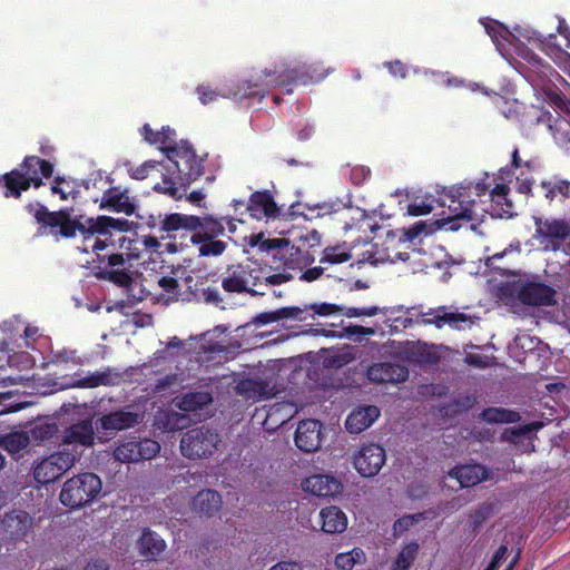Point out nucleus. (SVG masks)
Instances as JSON below:
<instances>
[{
	"label": "nucleus",
	"mask_w": 570,
	"mask_h": 570,
	"mask_svg": "<svg viewBox=\"0 0 570 570\" xmlns=\"http://www.w3.org/2000/svg\"><path fill=\"white\" fill-rule=\"evenodd\" d=\"M29 210L40 224L39 234L41 235L68 238L73 237L79 230L83 238L81 252L98 254L100 250L110 249L108 255L110 278L120 285L128 284L131 262L140 254V242L124 235V232L130 228L129 220L109 216L72 219L68 209L48 212L46 207L38 204L30 205Z\"/></svg>",
	"instance_id": "nucleus-1"
},
{
	"label": "nucleus",
	"mask_w": 570,
	"mask_h": 570,
	"mask_svg": "<svg viewBox=\"0 0 570 570\" xmlns=\"http://www.w3.org/2000/svg\"><path fill=\"white\" fill-rule=\"evenodd\" d=\"M487 191L488 186L483 183L452 187L442 200V205L448 207V216L442 218V223L419 220L410 227L403 228V238L414 242L421 236L431 235L439 227L449 225V229L455 230L460 227L458 222H481L489 210L482 199L487 196Z\"/></svg>",
	"instance_id": "nucleus-2"
},
{
	"label": "nucleus",
	"mask_w": 570,
	"mask_h": 570,
	"mask_svg": "<svg viewBox=\"0 0 570 570\" xmlns=\"http://www.w3.org/2000/svg\"><path fill=\"white\" fill-rule=\"evenodd\" d=\"M487 33L490 36L497 50L502 57L509 59L512 53H517L531 66V72H537L543 77H548L552 69L544 63L541 58L523 46V41L533 43L542 50H546L549 43L556 38L553 33L543 37L537 30L529 26H515L513 30L508 29L501 22L490 19H481Z\"/></svg>",
	"instance_id": "nucleus-3"
},
{
	"label": "nucleus",
	"mask_w": 570,
	"mask_h": 570,
	"mask_svg": "<svg viewBox=\"0 0 570 570\" xmlns=\"http://www.w3.org/2000/svg\"><path fill=\"white\" fill-rule=\"evenodd\" d=\"M166 157L163 181L156 184L154 189L173 198H180L186 188L203 175L204 160L187 141L178 144Z\"/></svg>",
	"instance_id": "nucleus-4"
},
{
	"label": "nucleus",
	"mask_w": 570,
	"mask_h": 570,
	"mask_svg": "<svg viewBox=\"0 0 570 570\" xmlns=\"http://www.w3.org/2000/svg\"><path fill=\"white\" fill-rule=\"evenodd\" d=\"M297 79L298 76L292 71L287 75H283V71L278 70L273 72L263 71L253 76L250 80L237 85L234 89H214L209 85H199L196 88V94L203 105L216 102L222 98L250 104L254 99L261 100L264 98L272 87L284 86L286 82Z\"/></svg>",
	"instance_id": "nucleus-5"
},
{
	"label": "nucleus",
	"mask_w": 570,
	"mask_h": 570,
	"mask_svg": "<svg viewBox=\"0 0 570 570\" xmlns=\"http://www.w3.org/2000/svg\"><path fill=\"white\" fill-rule=\"evenodd\" d=\"M52 165L36 156L26 157L21 170H12L4 175L6 197H19L22 190H27L32 184L36 188L41 186L42 178L52 175Z\"/></svg>",
	"instance_id": "nucleus-6"
},
{
	"label": "nucleus",
	"mask_w": 570,
	"mask_h": 570,
	"mask_svg": "<svg viewBox=\"0 0 570 570\" xmlns=\"http://www.w3.org/2000/svg\"><path fill=\"white\" fill-rule=\"evenodd\" d=\"M102 489L100 478L90 472L68 479L60 491V502L70 509H79L98 498Z\"/></svg>",
	"instance_id": "nucleus-7"
},
{
	"label": "nucleus",
	"mask_w": 570,
	"mask_h": 570,
	"mask_svg": "<svg viewBox=\"0 0 570 570\" xmlns=\"http://www.w3.org/2000/svg\"><path fill=\"white\" fill-rule=\"evenodd\" d=\"M80 458V452L60 449L35 463L33 478L40 484L51 483L70 470Z\"/></svg>",
	"instance_id": "nucleus-8"
},
{
	"label": "nucleus",
	"mask_w": 570,
	"mask_h": 570,
	"mask_svg": "<svg viewBox=\"0 0 570 570\" xmlns=\"http://www.w3.org/2000/svg\"><path fill=\"white\" fill-rule=\"evenodd\" d=\"M262 266L255 263L239 264L229 267L222 278V287L228 293H252L261 294L255 289L256 286L262 285Z\"/></svg>",
	"instance_id": "nucleus-9"
},
{
	"label": "nucleus",
	"mask_w": 570,
	"mask_h": 570,
	"mask_svg": "<svg viewBox=\"0 0 570 570\" xmlns=\"http://www.w3.org/2000/svg\"><path fill=\"white\" fill-rule=\"evenodd\" d=\"M220 438L209 428L200 426L187 431L180 440L181 454L187 459L212 456L218 449Z\"/></svg>",
	"instance_id": "nucleus-10"
},
{
	"label": "nucleus",
	"mask_w": 570,
	"mask_h": 570,
	"mask_svg": "<svg viewBox=\"0 0 570 570\" xmlns=\"http://www.w3.org/2000/svg\"><path fill=\"white\" fill-rule=\"evenodd\" d=\"M416 324L434 325L436 328L449 325L454 330H465L474 324V320L464 313L451 311L448 306H439L417 313Z\"/></svg>",
	"instance_id": "nucleus-11"
},
{
	"label": "nucleus",
	"mask_w": 570,
	"mask_h": 570,
	"mask_svg": "<svg viewBox=\"0 0 570 570\" xmlns=\"http://www.w3.org/2000/svg\"><path fill=\"white\" fill-rule=\"evenodd\" d=\"M534 225V238L544 250H558L570 235V225L563 219L535 217Z\"/></svg>",
	"instance_id": "nucleus-12"
},
{
	"label": "nucleus",
	"mask_w": 570,
	"mask_h": 570,
	"mask_svg": "<svg viewBox=\"0 0 570 570\" xmlns=\"http://www.w3.org/2000/svg\"><path fill=\"white\" fill-rule=\"evenodd\" d=\"M385 461V450L377 443H362L353 454V465L364 478L379 474Z\"/></svg>",
	"instance_id": "nucleus-13"
},
{
	"label": "nucleus",
	"mask_w": 570,
	"mask_h": 570,
	"mask_svg": "<svg viewBox=\"0 0 570 570\" xmlns=\"http://www.w3.org/2000/svg\"><path fill=\"white\" fill-rule=\"evenodd\" d=\"M160 445L151 439L140 441L129 440L121 442L114 450L115 460L122 463L137 462L140 460H150L158 454Z\"/></svg>",
	"instance_id": "nucleus-14"
},
{
	"label": "nucleus",
	"mask_w": 570,
	"mask_h": 570,
	"mask_svg": "<svg viewBox=\"0 0 570 570\" xmlns=\"http://www.w3.org/2000/svg\"><path fill=\"white\" fill-rule=\"evenodd\" d=\"M95 444V431L91 421L83 420L63 430L61 434V449L80 452V448H90Z\"/></svg>",
	"instance_id": "nucleus-15"
},
{
	"label": "nucleus",
	"mask_w": 570,
	"mask_h": 570,
	"mask_svg": "<svg viewBox=\"0 0 570 570\" xmlns=\"http://www.w3.org/2000/svg\"><path fill=\"white\" fill-rule=\"evenodd\" d=\"M322 424L316 420H304L297 425L295 432V444L304 452H314L322 444Z\"/></svg>",
	"instance_id": "nucleus-16"
},
{
	"label": "nucleus",
	"mask_w": 570,
	"mask_h": 570,
	"mask_svg": "<svg viewBox=\"0 0 570 570\" xmlns=\"http://www.w3.org/2000/svg\"><path fill=\"white\" fill-rule=\"evenodd\" d=\"M381 411L375 405H361L352 410L345 420L347 432L358 434L367 430L380 417Z\"/></svg>",
	"instance_id": "nucleus-17"
},
{
	"label": "nucleus",
	"mask_w": 570,
	"mask_h": 570,
	"mask_svg": "<svg viewBox=\"0 0 570 570\" xmlns=\"http://www.w3.org/2000/svg\"><path fill=\"white\" fill-rule=\"evenodd\" d=\"M304 491L316 497H334L342 491L341 482L327 474H315L306 478L302 484Z\"/></svg>",
	"instance_id": "nucleus-18"
},
{
	"label": "nucleus",
	"mask_w": 570,
	"mask_h": 570,
	"mask_svg": "<svg viewBox=\"0 0 570 570\" xmlns=\"http://www.w3.org/2000/svg\"><path fill=\"white\" fill-rule=\"evenodd\" d=\"M510 170L508 168H502L499 171V179L501 183H498L490 193V198L492 203V212L499 216H512L513 214V205L512 202L508 197L509 187L504 184V180L510 178Z\"/></svg>",
	"instance_id": "nucleus-19"
},
{
	"label": "nucleus",
	"mask_w": 570,
	"mask_h": 570,
	"mask_svg": "<svg viewBox=\"0 0 570 570\" xmlns=\"http://www.w3.org/2000/svg\"><path fill=\"white\" fill-rule=\"evenodd\" d=\"M409 371L400 364L379 363L367 371V377L375 383H401L406 381Z\"/></svg>",
	"instance_id": "nucleus-20"
},
{
	"label": "nucleus",
	"mask_w": 570,
	"mask_h": 570,
	"mask_svg": "<svg viewBox=\"0 0 570 570\" xmlns=\"http://www.w3.org/2000/svg\"><path fill=\"white\" fill-rule=\"evenodd\" d=\"M119 381V375L110 368L96 372L76 373L69 387L94 389L98 386L114 385Z\"/></svg>",
	"instance_id": "nucleus-21"
},
{
	"label": "nucleus",
	"mask_w": 570,
	"mask_h": 570,
	"mask_svg": "<svg viewBox=\"0 0 570 570\" xmlns=\"http://www.w3.org/2000/svg\"><path fill=\"white\" fill-rule=\"evenodd\" d=\"M541 426V423L534 422L519 428L507 429L502 433V440L513 443L519 452H531L534 450L532 433Z\"/></svg>",
	"instance_id": "nucleus-22"
},
{
	"label": "nucleus",
	"mask_w": 570,
	"mask_h": 570,
	"mask_svg": "<svg viewBox=\"0 0 570 570\" xmlns=\"http://www.w3.org/2000/svg\"><path fill=\"white\" fill-rule=\"evenodd\" d=\"M556 292L543 284L530 283L522 287L519 297L522 303L533 306H549L554 304Z\"/></svg>",
	"instance_id": "nucleus-23"
},
{
	"label": "nucleus",
	"mask_w": 570,
	"mask_h": 570,
	"mask_svg": "<svg viewBox=\"0 0 570 570\" xmlns=\"http://www.w3.org/2000/svg\"><path fill=\"white\" fill-rule=\"evenodd\" d=\"M140 421L141 416L138 413L120 410L102 415L98 421V429L116 432L130 429L137 425Z\"/></svg>",
	"instance_id": "nucleus-24"
},
{
	"label": "nucleus",
	"mask_w": 570,
	"mask_h": 570,
	"mask_svg": "<svg viewBox=\"0 0 570 570\" xmlns=\"http://www.w3.org/2000/svg\"><path fill=\"white\" fill-rule=\"evenodd\" d=\"M450 476L456 479L462 488L473 487L484 480L492 479L491 472L481 464H464L450 471Z\"/></svg>",
	"instance_id": "nucleus-25"
},
{
	"label": "nucleus",
	"mask_w": 570,
	"mask_h": 570,
	"mask_svg": "<svg viewBox=\"0 0 570 570\" xmlns=\"http://www.w3.org/2000/svg\"><path fill=\"white\" fill-rule=\"evenodd\" d=\"M246 210L250 217L263 219L265 217H274L277 214L276 204L268 191H255L252 194Z\"/></svg>",
	"instance_id": "nucleus-26"
},
{
	"label": "nucleus",
	"mask_w": 570,
	"mask_h": 570,
	"mask_svg": "<svg viewBox=\"0 0 570 570\" xmlns=\"http://www.w3.org/2000/svg\"><path fill=\"white\" fill-rule=\"evenodd\" d=\"M100 207L126 215H131L135 212V205L130 200L127 191L120 190L117 187L105 191Z\"/></svg>",
	"instance_id": "nucleus-27"
},
{
	"label": "nucleus",
	"mask_w": 570,
	"mask_h": 570,
	"mask_svg": "<svg viewBox=\"0 0 570 570\" xmlns=\"http://www.w3.org/2000/svg\"><path fill=\"white\" fill-rule=\"evenodd\" d=\"M141 135L150 145H158L159 149L165 153V155H168L169 150L178 145L175 140L176 132L170 127H163L160 131H154L150 126L146 124L141 128Z\"/></svg>",
	"instance_id": "nucleus-28"
},
{
	"label": "nucleus",
	"mask_w": 570,
	"mask_h": 570,
	"mask_svg": "<svg viewBox=\"0 0 570 570\" xmlns=\"http://www.w3.org/2000/svg\"><path fill=\"white\" fill-rule=\"evenodd\" d=\"M322 530L326 533H342L347 528V517L337 507L331 505L320 511Z\"/></svg>",
	"instance_id": "nucleus-29"
},
{
	"label": "nucleus",
	"mask_w": 570,
	"mask_h": 570,
	"mask_svg": "<svg viewBox=\"0 0 570 570\" xmlns=\"http://www.w3.org/2000/svg\"><path fill=\"white\" fill-rule=\"evenodd\" d=\"M538 122L547 124L557 144L570 142V119L559 116L552 121V116L549 112H542L538 117Z\"/></svg>",
	"instance_id": "nucleus-30"
},
{
	"label": "nucleus",
	"mask_w": 570,
	"mask_h": 570,
	"mask_svg": "<svg viewBox=\"0 0 570 570\" xmlns=\"http://www.w3.org/2000/svg\"><path fill=\"white\" fill-rule=\"evenodd\" d=\"M213 396L207 391L188 392L176 401V406L184 412L196 413L210 405Z\"/></svg>",
	"instance_id": "nucleus-31"
},
{
	"label": "nucleus",
	"mask_w": 570,
	"mask_h": 570,
	"mask_svg": "<svg viewBox=\"0 0 570 570\" xmlns=\"http://www.w3.org/2000/svg\"><path fill=\"white\" fill-rule=\"evenodd\" d=\"M222 498L214 490H203L193 500V508L196 512L212 517L222 508Z\"/></svg>",
	"instance_id": "nucleus-32"
},
{
	"label": "nucleus",
	"mask_w": 570,
	"mask_h": 570,
	"mask_svg": "<svg viewBox=\"0 0 570 570\" xmlns=\"http://www.w3.org/2000/svg\"><path fill=\"white\" fill-rule=\"evenodd\" d=\"M165 548V541L150 530H145L138 541L139 552L146 559H155L164 552Z\"/></svg>",
	"instance_id": "nucleus-33"
},
{
	"label": "nucleus",
	"mask_w": 570,
	"mask_h": 570,
	"mask_svg": "<svg viewBox=\"0 0 570 570\" xmlns=\"http://www.w3.org/2000/svg\"><path fill=\"white\" fill-rule=\"evenodd\" d=\"M198 216L185 214H170L167 215L161 222V229L165 232H176L179 229L197 230Z\"/></svg>",
	"instance_id": "nucleus-34"
},
{
	"label": "nucleus",
	"mask_w": 570,
	"mask_h": 570,
	"mask_svg": "<svg viewBox=\"0 0 570 570\" xmlns=\"http://www.w3.org/2000/svg\"><path fill=\"white\" fill-rule=\"evenodd\" d=\"M29 443L30 438L26 432H12L0 438V448L12 456H20L21 451L26 450Z\"/></svg>",
	"instance_id": "nucleus-35"
},
{
	"label": "nucleus",
	"mask_w": 570,
	"mask_h": 570,
	"mask_svg": "<svg viewBox=\"0 0 570 570\" xmlns=\"http://www.w3.org/2000/svg\"><path fill=\"white\" fill-rule=\"evenodd\" d=\"M31 518L27 512L18 511L6 515L3 524L14 535H21L31 527Z\"/></svg>",
	"instance_id": "nucleus-36"
},
{
	"label": "nucleus",
	"mask_w": 570,
	"mask_h": 570,
	"mask_svg": "<svg viewBox=\"0 0 570 570\" xmlns=\"http://www.w3.org/2000/svg\"><path fill=\"white\" fill-rule=\"evenodd\" d=\"M483 421L488 423H512L520 419L518 412L502 407H489L481 413Z\"/></svg>",
	"instance_id": "nucleus-37"
},
{
	"label": "nucleus",
	"mask_w": 570,
	"mask_h": 570,
	"mask_svg": "<svg viewBox=\"0 0 570 570\" xmlns=\"http://www.w3.org/2000/svg\"><path fill=\"white\" fill-rule=\"evenodd\" d=\"M197 230L203 232L204 238H215L223 235L225 225L222 219L212 216L198 217Z\"/></svg>",
	"instance_id": "nucleus-38"
},
{
	"label": "nucleus",
	"mask_w": 570,
	"mask_h": 570,
	"mask_svg": "<svg viewBox=\"0 0 570 570\" xmlns=\"http://www.w3.org/2000/svg\"><path fill=\"white\" fill-rule=\"evenodd\" d=\"M200 238L202 235L193 236V242L198 243V252L200 256H218L224 253L227 247V244L224 240L215 239V238Z\"/></svg>",
	"instance_id": "nucleus-39"
},
{
	"label": "nucleus",
	"mask_w": 570,
	"mask_h": 570,
	"mask_svg": "<svg viewBox=\"0 0 570 570\" xmlns=\"http://www.w3.org/2000/svg\"><path fill=\"white\" fill-rule=\"evenodd\" d=\"M364 560L363 550L355 548L348 552L338 553L335 557V566L340 570H352L355 564L362 563Z\"/></svg>",
	"instance_id": "nucleus-40"
},
{
	"label": "nucleus",
	"mask_w": 570,
	"mask_h": 570,
	"mask_svg": "<svg viewBox=\"0 0 570 570\" xmlns=\"http://www.w3.org/2000/svg\"><path fill=\"white\" fill-rule=\"evenodd\" d=\"M352 257L350 250L346 246H334L326 247L323 250V256L321 257V264H342L350 261Z\"/></svg>",
	"instance_id": "nucleus-41"
},
{
	"label": "nucleus",
	"mask_w": 570,
	"mask_h": 570,
	"mask_svg": "<svg viewBox=\"0 0 570 570\" xmlns=\"http://www.w3.org/2000/svg\"><path fill=\"white\" fill-rule=\"evenodd\" d=\"M419 551L417 542L406 544L399 553L392 570H409Z\"/></svg>",
	"instance_id": "nucleus-42"
},
{
	"label": "nucleus",
	"mask_w": 570,
	"mask_h": 570,
	"mask_svg": "<svg viewBox=\"0 0 570 570\" xmlns=\"http://www.w3.org/2000/svg\"><path fill=\"white\" fill-rule=\"evenodd\" d=\"M541 187L546 190V198L553 200L557 195H561L566 198L570 197V181L559 179L554 183L542 181Z\"/></svg>",
	"instance_id": "nucleus-43"
},
{
	"label": "nucleus",
	"mask_w": 570,
	"mask_h": 570,
	"mask_svg": "<svg viewBox=\"0 0 570 570\" xmlns=\"http://www.w3.org/2000/svg\"><path fill=\"white\" fill-rule=\"evenodd\" d=\"M58 432V425L55 422H40L31 430V436L39 442L53 438Z\"/></svg>",
	"instance_id": "nucleus-44"
},
{
	"label": "nucleus",
	"mask_w": 570,
	"mask_h": 570,
	"mask_svg": "<svg viewBox=\"0 0 570 570\" xmlns=\"http://www.w3.org/2000/svg\"><path fill=\"white\" fill-rule=\"evenodd\" d=\"M247 239L250 247H257L262 252H268L272 248L278 247L282 242L281 239L266 238L263 233L253 234Z\"/></svg>",
	"instance_id": "nucleus-45"
},
{
	"label": "nucleus",
	"mask_w": 570,
	"mask_h": 570,
	"mask_svg": "<svg viewBox=\"0 0 570 570\" xmlns=\"http://www.w3.org/2000/svg\"><path fill=\"white\" fill-rule=\"evenodd\" d=\"M159 287L166 293L165 302L168 303L170 301L177 299L178 297V283L175 278L171 277H161L158 281Z\"/></svg>",
	"instance_id": "nucleus-46"
},
{
	"label": "nucleus",
	"mask_w": 570,
	"mask_h": 570,
	"mask_svg": "<svg viewBox=\"0 0 570 570\" xmlns=\"http://www.w3.org/2000/svg\"><path fill=\"white\" fill-rule=\"evenodd\" d=\"M422 519V514L405 515L394 522L393 533L399 537Z\"/></svg>",
	"instance_id": "nucleus-47"
},
{
	"label": "nucleus",
	"mask_w": 570,
	"mask_h": 570,
	"mask_svg": "<svg viewBox=\"0 0 570 570\" xmlns=\"http://www.w3.org/2000/svg\"><path fill=\"white\" fill-rule=\"evenodd\" d=\"M159 165L160 164L157 161L148 160V161H145L144 164H141L140 166L130 168L129 175L134 179L142 180L148 176V174L151 170H156Z\"/></svg>",
	"instance_id": "nucleus-48"
},
{
	"label": "nucleus",
	"mask_w": 570,
	"mask_h": 570,
	"mask_svg": "<svg viewBox=\"0 0 570 570\" xmlns=\"http://www.w3.org/2000/svg\"><path fill=\"white\" fill-rule=\"evenodd\" d=\"M433 209L432 200L421 199L414 200L407 206V214L411 216H421L431 213Z\"/></svg>",
	"instance_id": "nucleus-49"
},
{
	"label": "nucleus",
	"mask_w": 570,
	"mask_h": 570,
	"mask_svg": "<svg viewBox=\"0 0 570 570\" xmlns=\"http://www.w3.org/2000/svg\"><path fill=\"white\" fill-rule=\"evenodd\" d=\"M303 309L297 306H288L276 309L277 322L282 320H302Z\"/></svg>",
	"instance_id": "nucleus-50"
},
{
	"label": "nucleus",
	"mask_w": 570,
	"mask_h": 570,
	"mask_svg": "<svg viewBox=\"0 0 570 570\" xmlns=\"http://www.w3.org/2000/svg\"><path fill=\"white\" fill-rule=\"evenodd\" d=\"M424 75L425 76H432L435 78V81L438 83H445L446 86L449 87H459L462 85V80H460L459 78L456 77H451L449 73H443V72H438V71H431V70H425L424 71Z\"/></svg>",
	"instance_id": "nucleus-51"
},
{
	"label": "nucleus",
	"mask_w": 570,
	"mask_h": 570,
	"mask_svg": "<svg viewBox=\"0 0 570 570\" xmlns=\"http://www.w3.org/2000/svg\"><path fill=\"white\" fill-rule=\"evenodd\" d=\"M262 272L264 275V277H262V283L265 282L269 285H279L292 278V276L286 273L269 274V271L265 267H262Z\"/></svg>",
	"instance_id": "nucleus-52"
},
{
	"label": "nucleus",
	"mask_w": 570,
	"mask_h": 570,
	"mask_svg": "<svg viewBox=\"0 0 570 570\" xmlns=\"http://www.w3.org/2000/svg\"><path fill=\"white\" fill-rule=\"evenodd\" d=\"M381 309L377 306L370 307H348L345 311L347 317H360V316H374L379 314Z\"/></svg>",
	"instance_id": "nucleus-53"
},
{
	"label": "nucleus",
	"mask_w": 570,
	"mask_h": 570,
	"mask_svg": "<svg viewBox=\"0 0 570 570\" xmlns=\"http://www.w3.org/2000/svg\"><path fill=\"white\" fill-rule=\"evenodd\" d=\"M550 100L562 114L570 115V100L559 92H552Z\"/></svg>",
	"instance_id": "nucleus-54"
},
{
	"label": "nucleus",
	"mask_w": 570,
	"mask_h": 570,
	"mask_svg": "<svg viewBox=\"0 0 570 570\" xmlns=\"http://www.w3.org/2000/svg\"><path fill=\"white\" fill-rule=\"evenodd\" d=\"M24 326V323L21 321L19 316H13L10 320H7L0 324V330L2 332L13 333L20 330V327Z\"/></svg>",
	"instance_id": "nucleus-55"
},
{
	"label": "nucleus",
	"mask_w": 570,
	"mask_h": 570,
	"mask_svg": "<svg viewBox=\"0 0 570 570\" xmlns=\"http://www.w3.org/2000/svg\"><path fill=\"white\" fill-rule=\"evenodd\" d=\"M311 308L315 314L322 315V316H328L334 314L337 311V307L332 304L322 303V304H313L311 305Z\"/></svg>",
	"instance_id": "nucleus-56"
},
{
	"label": "nucleus",
	"mask_w": 570,
	"mask_h": 570,
	"mask_svg": "<svg viewBox=\"0 0 570 570\" xmlns=\"http://www.w3.org/2000/svg\"><path fill=\"white\" fill-rule=\"evenodd\" d=\"M51 191L55 195H59L60 199L62 200H67L69 195L72 193L69 185L63 186L59 181H56V184L51 187Z\"/></svg>",
	"instance_id": "nucleus-57"
},
{
	"label": "nucleus",
	"mask_w": 570,
	"mask_h": 570,
	"mask_svg": "<svg viewBox=\"0 0 570 570\" xmlns=\"http://www.w3.org/2000/svg\"><path fill=\"white\" fill-rule=\"evenodd\" d=\"M269 570H303V567L295 561H279L272 566Z\"/></svg>",
	"instance_id": "nucleus-58"
},
{
	"label": "nucleus",
	"mask_w": 570,
	"mask_h": 570,
	"mask_svg": "<svg viewBox=\"0 0 570 570\" xmlns=\"http://www.w3.org/2000/svg\"><path fill=\"white\" fill-rule=\"evenodd\" d=\"M323 273H324V267L323 266H316V267H313V268H309V269L305 271L301 275V278L306 281V282H313V281L317 279Z\"/></svg>",
	"instance_id": "nucleus-59"
},
{
	"label": "nucleus",
	"mask_w": 570,
	"mask_h": 570,
	"mask_svg": "<svg viewBox=\"0 0 570 570\" xmlns=\"http://www.w3.org/2000/svg\"><path fill=\"white\" fill-rule=\"evenodd\" d=\"M255 322L258 325H266V324L277 322L276 309L258 314L255 318Z\"/></svg>",
	"instance_id": "nucleus-60"
},
{
	"label": "nucleus",
	"mask_w": 570,
	"mask_h": 570,
	"mask_svg": "<svg viewBox=\"0 0 570 570\" xmlns=\"http://www.w3.org/2000/svg\"><path fill=\"white\" fill-rule=\"evenodd\" d=\"M385 66L389 68L390 72L394 76H400L401 78L405 77V67L404 65L396 60L394 62H386Z\"/></svg>",
	"instance_id": "nucleus-61"
},
{
	"label": "nucleus",
	"mask_w": 570,
	"mask_h": 570,
	"mask_svg": "<svg viewBox=\"0 0 570 570\" xmlns=\"http://www.w3.org/2000/svg\"><path fill=\"white\" fill-rule=\"evenodd\" d=\"M24 338H26V346L32 347V343L35 342V337L38 335V327L32 325H26L23 327Z\"/></svg>",
	"instance_id": "nucleus-62"
},
{
	"label": "nucleus",
	"mask_w": 570,
	"mask_h": 570,
	"mask_svg": "<svg viewBox=\"0 0 570 570\" xmlns=\"http://www.w3.org/2000/svg\"><path fill=\"white\" fill-rule=\"evenodd\" d=\"M532 180L528 177H517V189L521 194H529L531 191Z\"/></svg>",
	"instance_id": "nucleus-63"
},
{
	"label": "nucleus",
	"mask_w": 570,
	"mask_h": 570,
	"mask_svg": "<svg viewBox=\"0 0 570 570\" xmlns=\"http://www.w3.org/2000/svg\"><path fill=\"white\" fill-rule=\"evenodd\" d=\"M465 361H466V363H469L471 365L479 366V367H484L489 364V362L485 360V357H482V356L473 354V353H468L465 356Z\"/></svg>",
	"instance_id": "nucleus-64"
}]
</instances>
